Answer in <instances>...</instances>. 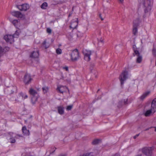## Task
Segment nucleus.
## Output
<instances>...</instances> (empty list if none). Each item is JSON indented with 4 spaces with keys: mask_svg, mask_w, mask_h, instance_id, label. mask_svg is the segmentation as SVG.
<instances>
[{
    "mask_svg": "<svg viewBox=\"0 0 156 156\" xmlns=\"http://www.w3.org/2000/svg\"><path fill=\"white\" fill-rule=\"evenodd\" d=\"M156 111V98L152 100L150 109L147 110L144 113V115L147 117L149 116L151 114L154 113Z\"/></svg>",
    "mask_w": 156,
    "mask_h": 156,
    "instance_id": "f257e3e1",
    "label": "nucleus"
},
{
    "mask_svg": "<svg viewBox=\"0 0 156 156\" xmlns=\"http://www.w3.org/2000/svg\"><path fill=\"white\" fill-rule=\"evenodd\" d=\"M154 149V147H144L139 149V151L142 152V153L146 156H151L152 152Z\"/></svg>",
    "mask_w": 156,
    "mask_h": 156,
    "instance_id": "f03ea898",
    "label": "nucleus"
},
{
    "mask_svg": "<svg viewBox=\"0 0 156 156\" xmlns=\"http://www.w3.org/2000/svg\"><path fill=\"white\" fill-rule=\"evenodd\" d=\"M28 97L27 95H25L22 92L19 93L15 97H12L11 98V100L14 101L15 103L20 102L22 100L27 98Z\"/></svg>",
    "mask_w": 156,
    "mask_h": 156,
    "instance_id": "7ed1b4c3",
    "label": "nucleus"
},
{
    "mask_svg": "<svg viewBox=\"0 0 156 156\" xmlns=\"http://www.w3.org/2000/svg\"><path fill=\"white\" fill-rule=\"evenodd\" d=\"M153 0H144L143 5L145 8L144 12L146 13L151 9V5L152 4Z\"/></svg>",
    "mask_w": 156,
    "mask_h": 156,
    "instance_id": "20e7f679",
    "label": "nucleus"
},
{
    "mask_svg": "<svg viewBox=\"0 0 156 156\" xmlns=\"http://www.w3.org/2000/svg\"><path fill=\"white\" fill-rule=\"evenodd\" d=\"M30 94L32 96L31 98V102L33 104H35L37 101L38 94L37 92L32 88H30L29 91Z\"/></svg>",
    "mask_w": 156,
    "mask_h": 156,
    "instance_id": "39448f33",
    "label": "nucleus"
},
{
    "mask_svg": "<svg viewBox=\"0 0 156 156\" xmlns=\"http://www.w3.org/2000/svg\"><path fill=\"white\" fill-rule=\"evenodd\" d=\"M128 72L126 71H123L119 77L121 86H122L124 84V81L128 78Z\"/></svg>",
    "mask_w": 156,
    "mask_h": 156,
    "instance_id": "423d86ee",
    "label": "nucleus"
},
{
    "mask_svg": "<svg viewBox=\"0 0 156 156\" xmlns=\"http://www.w3.org/2000/svg\"><path fill=\"white\" fill-rule=\"evenodd\" d=\"M71 59L72 61H75L77 60L79 57V52L78 49L74 50L71 54Z\"/></svg>",
    "mask_w": 156,
    "mask_h": 156,
    "instance_id": "0eeeda50",
    "label": "nucleus"
},
{
    "mask_svg": "<svg viewBox=\"0 0 156 156\" xmlns=\"http://www.w3.org/2000/svg\"><path fill=\"white\" fill-rule=\"evenodd\" d=\"M32 80L30 75L27 73L23 78V81L26 85H28L31 83Z\"/></svg>",
    "mask_w": 156,
    "mask_h": 156,
    "instance_id": "6e6552de",
    "label": "nucleus"
},
{
    "mask_svg": "<svg viewBox=\"0 0 156 156\" xmlns=\"http://www.w3.org/2000/svg\"><path fill=\"white\" fill-rule=\"evenodd\" d=\"M92 52L93 51H92L90 50H85L83 51V53L84 55V59L88 62L90 60V56L92 55Z\"/></svg>",
    "mask_w": 156,
    "mask_h": 156,
    "instance_id": "1a4fd4ad",
    "label": "nucleus"
},
{
    "mask_svg": "<svg viewBox=\"0 0 156 156\" xmlns=\"http://www.w3.org/2000/svg\"><path fill=\"white\" fill-rule=\"evenodd\" d=\"M8 93L10 95L17 92V88L16 86H12L8 87L7 89Z\"/></svg>",
    "mask_w": 156,
    "mask_h": 156,
    "instance_id": "9d476101",
    "label": "nucleus"
},
{
    "mask_svg": "<svg viewBox=\"0 0 156 156\" xmlns=\"http://www.w3.org/2000/svg\"><path fill=\"white\" fill-rule=\"evenodd\" d=\"M14 36L12 35H5L4 37V38L6 41L10 44H11L14 42Z\"/></svg>",
    "mask_w": 156,
    "mask_h": 156,
    "instance_id": "9b49d317",
    "label": "nucleus"
},
{
    "mask_svg": "<svg viewBox=\"0 0 156 156\" xmlns=\"http://www.w3.org/2000/svg\"><path fill=\"white\" fill-rule=\"evenodd\" d=\"M16 7L20 10L21 11H26L30 8L29 5L27 4L17 5Z\"/></svg>",
    "mask_w": 156,
    "mask_h": 156,
    "instance_id": "f8f14e48",
    "label": "nucleus"
},
{
    "mask_svg": "<svg viewBox=\"0 0 156 156\" xmlns=\"http://www.w3.org/2000/svg\"><path fill=\"white\" fill-rule=\"evenodd\" d=\"M12 15L17 18H24V15L20 12L18 11H13L11 12Z\"/></svg>",
    "mask_w": 156,
    "mask_h": 156,
    "instance_id": "ddd939ff",
    "label": "nucleus"
},
{
    "mask_svg": "<svg viewBox=\"0 0 156 156\" xmlns=\"http://www.w3.org/2000/svg\"><path fill=\"white\" fill-rule=\"evenodd\" d=\"M134 56H137V58L136 60V62L138 63H140L142 60V55L140 54V53L139 52L137 54H135Z\"/></svg>",
    "mask_w": 156,
    "mask_h": 156,
    "instance_id": "4468645a",
    "label": "nucleus"
},
{
    "mask_svg": "<svg viewBox=\"0 0 156 156\" xmlns=\"http://www.w3.org/2000/svg\"><path fill=\"white\" fill-rule=\"evenodd\" d=\"M39 55L38 51H33L30 55V57L31 58H37L38 57Z\"/></svg>",
    "mask_w": 156,
    "mask_h": 156,
    "instance_id": "2eb2a0df",
    "label": "nucleus"
},
{
    "mask_svg": "<svg viewBox=\"0 0 156 156\" xmlns=\"http://www.w3.org/2000/svg\"><path fill=\"white\" fill-rule=\"evenodd\" d=\"M63 89H67L69 91L68 89L66 86H61L59 87H58L57 88V90L59 91L60 93L62 94H63L64 92L65 91V90H64Z\"/></svg>",
    "mask_w": 156,
    "mask_h": 156,
    "instance_id": "dca6fc26",
    "label": "nucleus"
},
{
    "mask_svg": "<svg viewBox=\"0 0 156 156\" xmlns=\"http://www.w3.org/2000/svg\"><path fill=\"white\" fill-rule=\"evenodd\" d=\"M58 113L60 115H62L64 113V108L62 106H60L58 107Z\"/></svg>",
    "mask_w": 156,
    "mask_h": 156,
    "instance_id": "f3484780",
    "label": "nucleus"
},
{
    "mask_svg": "<svg viewBox=\"0 0 156 156\" xmlns=\"http://www.w3.org/2000/svg\"><path fill=\"white\" fill-rule=\"evenodd\" d=\"M22 130L24 135H30V133L29 130H27L25 126H23L22 127Z\"/></svg>",
    "mask_w": 156,
    "mask_h": 156,
    "instance_id": "a211bd4d",
    "label": "nucleus"
},
{
    "mask_svg": "<svg viewBox=\"0 0 156 156\" xmlns=\"http://www.w3.org/2000/svg\"><path fill=\"white\" fill-rule=\"evenodd\" d=\"M137 48L136 47V46L135 44H134L133 46V49L134 52V53L133 54V56H134L135 54H137L139 52V51L137 50Z\"/></svg>",
    "mask_w": 156,
    "mask_h": 156,
    "instance_id": "6ab92c4d",
    "label": "nucleus"
},
{
    "mask_svg": "<svg viewBox=\"0 0 156 156\" xmlns=\"http://www.w3.org/2000/svg\"><path fill=\"white\" fill-rule=\"evenodd\" d=\"M140 23V19L138 18L134 20L133 22V26L135 25L136 27H138Z\"/></svg>",
    "mask_w": 156,
    "mask_h": 156,
    "instance_id": "aec40b11",
    "label": "nucleus"
},
{
    "mask_svg": "<svg viewBox=\"0 0 156 156\" xmlns=\"http://www.w3.org/2000/svg\"><path fill=\"white\" fill-rule=\"evenodd\" d=\"M150 93V91H147L144 93L140 97V99L142 100H143L147 95H149Z\"/></svg>",
    "mask_w": 156,
    "mask_h": 156,
    "instance_id": "412c9836",
    "label": "nucleus"
},
{
    "mask_svg": "<svg viewBox=\"0 0 156 156\" xmlns=\"http://www.w3.org/2000/svg\"><path fill=\"white\" fill-rule=\"evenodd\" d=\"M12 23L16 28L18 27V25L20 24L18 20H14L12 21Z\"/></svg>",
    "mask_w": 156,
    "mask_h": 156,
    "instance_id": "4be33fe9",
    "label": "nucleus"
},
{
    "mask_svg": "<svg viewBox=\"0 0 156 156\" xmlns=\"http://www.w3.org/2000/svg\"><path fill=\"white\" fill-rule=\"evenodd\" d=\"M20 32V30L19 29L16 31L15 33L12 35L14 37L18 38Z\"/></svg>",
    "mask_w": 156,
    "mask_h": 156,
    "instance_id": "5701e85b",
    "label": "nucleus"
},
{
    "mask_svg": "<svg viewBox=\"0 0 156 156\" xmlns=\"http://www.w3.org/2000/svg\"><path fill=\"white\" fill-rule=\"evenodd\" d=\"M49 88L46 86H44L42 88V90L44 94L47 93L48 91Z\"/></svg>",
    "mask_w": 156,
    "mask_h": 156,
    "instance_id": "b1692460",
    "label": "nucleus"
},
{
    "mask_svg": "<svg viewBox=\"0 0 156 156\" xmlns=\"http://www.w3.org/2000/svg\"><path fill=\"white\" fill-rule=\"evenodd\" d=\"M136 25L133 26V33L134 35H136L137 32V27H136Z\"/></svg>",
    "mask_w": 156,
    "mask_h": 156,
    "instance_id": "393cba45",
    "label": "nucleus"
},
{
    "mask_svg": "<svg viewBox=\"0 0 156 156\" xmlns=\"http://www.w3.org/2000/svg\"><path fill=\"white\" fill-rule=\"evenodd\" d=\"M48 6L47 3L46 2H44L41 5V8L42 9H45L46 7Z\"/></svg>",
    "mask_w": 156,
    "mask_h": 156,
    "instance_id": "a878e982",
    "label": "nucleus"
},
{
    "mask_svg": "<svg viewBox=\"0 0 156 156\" xmlns=\"http://www.w3.org/2000/svg\"><path fill=\"white\" fill-rule=\"evenodd\" d=\"M77 26V23H73V24H71L70 26V28H72L73 29L76 28Z\"/></svg>",
    "mask_w": 156,
    "mask_h": 156,
    "instance_id": "bb28decb",
    "label": "nucleus"
},
{
    "mask_svg": "<svg viewBox=\"0 0 156 156\" xmlns=\"http://www.w3.org/2000/svg\"><path fill=\"white\" fill-rule=\"evenodd\" d=\"M56 149V148L55 147H51V150L49 151V152H50V154H51L54 153L55 150Z\"/></svg>",
    "mask_w": 156,
    "mask_h": 156,
    "instance_id": "cd10ccee",
    "label": "nucleus"
},
{
    "mask_svg": "<svg viewBox=\"0 0 156 156\" xmlns=\"http://www.w3.org/2000/svg\"><path fill=\"white\" fill-rule=\"evenodd\" d=\"M99 141L100 140L99 139H95L92 142V144L93 145L97 144L99 143Z\"/></svg>",
    "mask_w": 156,
    "mask_h": 156,
    "instance_id": "c85d7f7f",
    "label": "nucleus"
},
{
    "mask_svg": "<svg viewBox=\"0 0 156 156\" xmlns=\"http://www.w3.org/2000/svg\"><path fill=\"white\" fill-rule=\"evenodd\" d=\"M2 49L3 50V52L5 53V52L9 51V47H5L4 48H2Z\"/></svg>",
    "mask_w": 156,
    "mask_h": 156,
    "instance_id": "c756f323",
    "label": "nucleus"
},
{
    "mask_svg": "<svg viewBox=\"0 0 156 156\" xmlns=\"http://www.w3.org/2000/svg\"><path fill=\"white\" fill-rule=\"evenodd\" d=\"M83 35V34L81 33V32L80 31H78L77 32V37H80L82 36Z\"/></svg>",
    "mask_w": 156,
    "mask_h": 156,
    "instance_id": "7c9ffc66",
    "label": "nucleus"
},
{
    "mask_svg": "<svg viewBox=\"0 0 156 156\" xmlns=\"http://www.w3.org/2000/svg\"><path fill=\"white\" fill-rule=\"evenodd\" d=\"M46 42L45 41H44L43 43V46L46 49L49 47V45H46Z\"/></svg>",
    "mask_w": 156,
    "mask_h": 156,
    "instance_id": "2f4dec72",
    "label": "nucleus"
},
{
    "mask_svg": "<svg viewBox=\"0 0 156 156\" xmlns=\"http://www.w3.org/2000/svg\"><path fill=\"white\" fill-rule=\"evenodd\" d=\"M56 52L58 54H60L62 53V50L59 48L56 50Z\"/></svg>",
    "mask_w": 156,
    "mask_h": 156,
    "instance_id": "473e14b6",
    "label": "nucleus"
},
{
    "mask_svg": "<svg viewBox=\"0 0 156 156\" xmlns=\"http://www.w3.org/2000/svg\"><path fill=\"white\" fill-rule=\"evenodd\" d=\"M73 105H71L68 106L66 108V110L68 111L70 110L73 108Z\"/></svg>",
    "mask_w": 156,
    "mask_h": 156,
    "instance_id": "72a5a7b5",
    "label": "nucleus"
},
{
    "mask_svg": "<svg viewBox=\"0 0 156 156\" xmlns=\"http://www.w3.org/2000/svg\"><path fill=\"white\" fill-rule=\"evenodd\" d=\"M122 103L123 102L122 101H119V102L118 105V107L119 108L121 107L122 105Z\"/></svg>",
    "mask_w": 156,
    "mask_h": 156,
    "instance_id": "f704fd0d",
    "label": "nucleus"
},
{
    "mask_svg": "<svg viewBox=\"0 0 156 156\" xmlns=\"http://www.w3.org/2000/svg\"><path fill=\"white\" fill-rule=\"evenodd\" d=\"M51 30L49 28H48L47 29V32L48 33L51 34Z\"/></svg>",
    "mask_w": 156,
    "mask_h": 156,
    "instance_id": "c9c22d12",
    "label": "nucleus"
},
{
    "mask_svg": "<svg viewBox=\"0 0 156 156\" xmlns=\"http://www.w3.org/2000/svg\"><path fill=\"white\" fill-rule=\"evenodd\" d=\"M10 140H11V141H10V142L12 143H14L15 142H16V140H15L12 138H10Z\"/></svg>",
    "mask_w": 156,
    "mask_h": 156,
    "instance_id": "e433bc0d",
    "label": "nucleus"
},
{
    "mask_svg": "<svg viewBox=\"0 0 156 156\" xmlns=\"http://www.w3.org/2000/svg\"><path fill=\"white\" fill-rule=\"evenodd\" d=\"M127 101H128L127 99L124 100V104L125 105L127 104Z\"/></svg>",
    "mask_w": 156,
    "mask_h": 156,
    "instance_id": "4c0bfd02",
    "label": "nucleus"
},
{
    "mask_svg": "<svg viewBox=\"0 0 156 156\" xmlns=\"http://www.w3.org/2000/svg\"><path fill=\"white\" fill-rule=\"evenodd\" d=\"M140 135V133H139V134H138L136 135L135 136H133V138L134 139H136L137 137L138 136H139Z\"/></svg>",
    "mask_w": 156,
    "mask_h": 156,
    "instance_id": "58836bf2",
    "label": "nucleus"
},
{
    "mask_svg": "<svg viewBox=\"0 0 156 156\" xmlns=\"http://www.w3.org/2000/svg\"><path fill=\"white\" fill-rule=\"evenodd\" d=\"M64 69H65L66 71H67L68 70V68L67 66H65L63 68Z\"/></svg>",
    "mask_w": 156,
    "mask_h": 156,
    "instance_id": "ea45409f",
    "label": "nucleus"
},
{
    "mask_svg": "<svg viewBox=\"0 0 156 156\" xmlns=\"http://www.w3.org/2000/svg\"><path fill=\"white\" fill-rule=\"evenodd\" d=\"M99 17L100 18L101 20H104V19L103 18H102L101 16V14H99Z\"/></svg>",
    "mask_w": 156,
    "mask_h": 156,
    "instance_id": "a19ab883",
    "label": "nucleus"
},
{
    "mask_svg": "<svg viewBox=\"0 0 156 156\" xmlns=\"http://www.w3.org/2000/svg\"><path fill=\"white\" fill-rule=\"evenodd\" d=\"M152 127H149L148 128H147V129H145L144 130V131H147V130H149L150 129L152 128Z\"/></svg>",
    "mask_w": 156,
    "mask_h": 156,
    "instance_id": "79ce46f5",
    "label": "nucleus"
},
{
    "mask_svg": "<svg viewBox=\"0 0 156 156\" xmlns=\"http://www.w3.org/2000/svg\"><path fill=\"white\" fill-rule=\"evenodd\" d=\"M114 156H120V155L119 154L116 153L114 155Z\"/></svg>",
    "mask_w": 156,
    "mask_h": 156,
    "instance_id": "37998d69",
    "label": "nucleus"
},
{
    "mask_svg": "<svg viewBox=\"0 0 156 156\" xmlns=\"http://www.w3.org/2000/svg\"><path fill=\"white\" fill-rule=\"evenodd\" d=\"M13 133L12 132H9L8 133V134L10 135V136H11L13 134Z\"/></svg>",
    "mask_w": 156,
    "mask_h": 156,
    "instance_id": "c03bdc74",
    "label": "nucleus"
},
{
    "mask_svg": "<svg viewBox=\"0 0 156 156\" xmlns=\"http://www.w3.org/2000/svg\"><path fill=\"white\" fill-rule=\"evenodd\" d=\"M58 156H66V155L65 154H60Z\"/></svg>",
    "mask_w": 156,
    "mask_h": 156,
    "instance_id": "a18cd8bd",
    "label": "nucleus"
},
{
    "mask_svg": "<svg viewBox=\"0 0 156 156\" xmlns=\"http://www.w3.org/2000/svg\"><path fill=\"white\" fill-rule=\"evenodd\" d=\"M90 70L91 72V73L93 72L92 71V70H93V68H91V67H90Z\"/></svg>",
    "mask_w": 156,
    "mask_h": 156,
    "instance_id": "49530a36",
    "label": "nucleus"
},
{
    "mask_svg": "<svg viewBox=\"0 0 156 156\" xmlns=\"http://www.w3.org/2000/svg\"><path fill=\"white\" fill-rule=\"evenodd\" d=\"M119 0L120 2L121 3H122L123 1V0Z\"/></svg>",
    "mask_w": 156,
    "mask_h": 156,
    "instance_id": "de8ad7c7",
    "label": "nucleus"
},
{
    "mask_svg": "<svg viewBox=\"0 0 156 156\" xmlns=\"http://www.w3.org/2000/svg\"><path fill=\"white\" fill-rule=\"evenodd\" d=\"M152 128H155L154 131L156 132V127H152Z\"/></svg>",
    "mask_w": 156,
    "mask_h": 156,
    "instance_id": "09e8293b",
    "label": "nucleus"
},
{
    "mask_svg": "<svg viewBox=\"0 0 156 156\" xmlns=\"http://www.w3.org/2000/svg\"><path fill=\"white\" fill-rule=\"evenodd\" d=\"M100 41L101 42H103V40H100Z\"/></svg>",
    "mask_w": 156,
    "mask_h": 156,
    "instance_id": "8fccbe9b",
    "label": "nucleus"
},
{
    "mask_svg": "<svg viewBox=\"0 0 156 156\" xmlns=\"http://www.w3.org/2000/svg\"><path fill=\"white\" fill-rule=\"evenodd\" d=\"M17 136H19V137H21L22 136L21 135H17Z\"/></svg>",
    "mask_w": 156,
    "mask_h": 156,
    "instance_id": "3c124183",
    "label": "nucleus"
},
{
    "mask_svg": "<svg viewBox=\"0 0 156 156\" xmlns=\"http://www.w3.org/2000/svg\"><path fill=\"white\" fill-rule=\"evenodd\" d=\"M72 14H70L69 15V17L71 16Z\"/></svg>",
    "mask_w": 156,
    "mask_h": 156,
    "instance_id": "603ef678",
    "label": "nucleus"
},
{
    "mask_svg": "<svg viewBox=\"0 0 156 156\" xmlns=\"http://www.w3.org/2000/svg\"><path fill=\"white\" fill-rule=\"evenodd\" d=\"M73 10V8H72V11Z\"/></svg>",
    "mask_w": 156,
    "mask_h": 156,
    "instance_id": "864d4df0",
    "label": "nucleus"
},
{
    "mask_svg": "<svg viewBox=\"0 0 156 156\" xmlns=\"http://www.w3.org/2000/svg\"><path fill=\"white\" fill-rule=\"evenodd\" d=\"M25 122H27V121L26 120H25Z\"/></svg>",
    "mask_w": 156,
    "mask_h": 156,
    "instance_id": "5fc2aeb1",
    "label": "nucleus"
},
{
    "mask_svg": "<svg viewBox=\"0 0 156 156\" xmlns=\"http://www.w3.org/2000/svg\"><path fill=\"white\" fill-rule=\"evenodd\" d=\"M99 90H99H98V91Z\"/></svg>",
    "mask_w": 156,
    "mask_h": 156,
    "instance_id": "6e6d98bb",
    "label": "nucleus"
}]
</instances>
